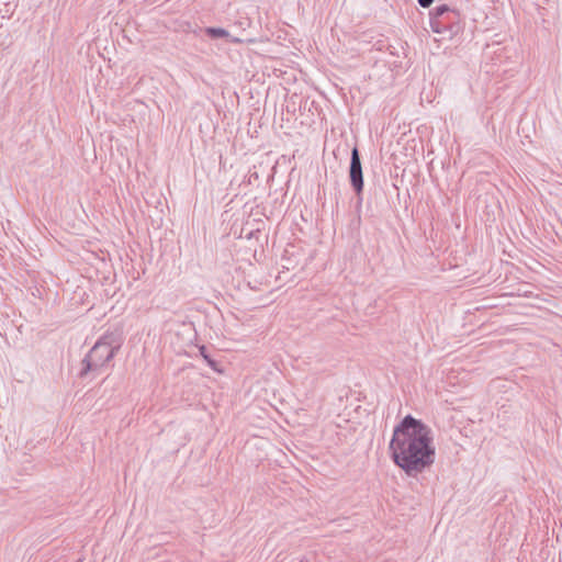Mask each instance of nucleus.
Wrapping results in <instances>:
<instances>
[{
    "instance_id": "1",
    "label": "nucleus",
    "mask_w": 562,
    "mask_h": 562,
    "mask_svg": "<svg viewBox=\"0 0 562 562\" xmlns=\"http://www.w3.org/2000/svg\"><path fill=\"white\" fill-rule=\"evenodd\" d=\"M432 440L426 424L406 415L393 429L389 445L391 459L407 476L417 477L435 462Z\"/></svg>"
},
{
    "instance_id": "2",
    "label": "nucleus",
    "mask_w": 562,
    "mask_h": 562,
    "mask_svg": "<svg viewBox=\"0 0 562 562\" xmlns=\"http://www.w3.org/2000/svg\"><path fill=\"white\" fill-rule=\"evenodd\" d=\"M122 342L123 339L120 333L103 334L81 360L79 376L85 378L90 372L99 374L113 359Z\"/></svg>"
},
{
    "instance_id": "3",
    "label": "nucleus",
    "mask_w": 562,
    "mask_h": 562,
    "mask_svg": "<svg viewBox=\"0 0 562 562\" xmlns=\"http://www.w3.org/2000/svg\"><path fill=\"white\" fill-rule=\"evenodd\" d=\"M429 25L435 33L456 34L461 30V14L447 3L438 4L429 12Z\"/></svg>"
},
{
    "instance_id": "4",
    "label": "nucleus",
    "mask_w": 562,
    "mask_h": 562,
    "mask_svg": "<svg viewBox=\"0 0 562 562\" xmlns=\"http://www.w3.org/2000/svg\"><path fill=\"white\" fill-rule=\"evenodd\" d=\"M349 180L350 184L361 203V193L363 191V172L361 166L360 154L357 147L351 150L350 166H349Z\"/></svg>"
},
{
    "instance_id": "5",
    "label": "nucleus",
    "mask_w": 562,
    "mask_h": 562,
    "mask_svg": "<svg viewBox=\"0 0 562 562\" xmlns=\"http://www.w3.org/2000/svg\"><path fill=\"white\" fill-rule=\"evenodd\" d=\"M199 353L204 359V361L207 363V366L215 372L222 373L223 369L221 367V362L215 360L213 356L210 353L206 346L201 345L199 346Z\"/></svg>"
},
{
    "instance_id": "6",
    "label": "nucleus",
    "mask_w": 562,
    "mask_h": 562,
    "mask_svg": "<svg viewBox=\"0 0 562 562\" xmlns=\"http://www.w3.org/2000/svg\"><path fill=\"white\" fill-rule=\"evenodd\" d=\"M204 32L211 38L229 37V32L222 27L209 26L204 29Z\"/></svg>"
},
{
    "instance_id": "7",
    "label": "nucleus",
    "mask_w": 562,
    "mask_h": 562,
    "mask_svg": "<svg viewBox=\"0 0 562 562\" xmlns=\"http://www.w3.org/2000/svg\"><path fill=\"white\" fill-rule=\"evenodd\" d=\"M418 4L423 8H429L434 0H417Z\"/></svg>"
}]
</instances>
